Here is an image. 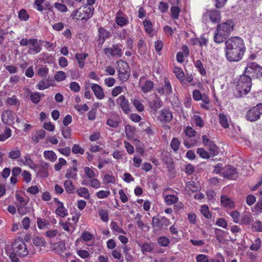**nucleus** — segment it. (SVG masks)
Here are the masks:
<instances>
[{
    "label": "nucleus",
    "mask_w": 262,
    "mask_h": 262,
    "mask_svg": "<svg viewBox=\"0 0 262 262\" xmlns=\"http://www.w3.org/2000/svg\"><path fill=\"white\" fill-rule=\"evenodd\" d=\"M225 46V54L228 61L237 62L242 59L246 52V47L242 38L230 37L226 41Z\"/></svg>",
    "instance_id": "f257e3e1"
},
{
    "label": "nucleus",
    "mask_w": 262,
    "mask_h": 262,
    "mask_svg": "<svg viewBox=\"0 0 262 262\" xmlns=\"http://www.w3.org/2000/svg\"><path fill=\"white\" fill-rule=\"evenodd\" d=\"M251 81V78L249 76L244 74L241 76L236 85V89L239 92L241 96L246 95L250 91Z\"/></svg>",
    "instance_id": "f03ea898"
},
{
    "label": "nucleus",
    "mask_w": 262,
    "mask_h": 262,
    "mask_svg": "<svg viewBox=\"0 0 262 262\" xmlns=\"http://www.w3.org/2000/svg\"><path fill=\"white\" fill-rule=\"evenodd\" d=\"M118 73V78L124 83L128 80L130 77V68L127 63L122 60L118 61L117 68Z\"/></svg>",
    "instance_id": "7ed1b4c3"
},
{
    "label": "nucleus",
    "mask_w": 262,
    "mask_h": 262,
    "mask_svg": "<svg viewBox=\"0 0 262 262\" xmlns=\"http://www.w3.org/2000/svg\"><path fill=\"white\" fill-rule=\"evenodd\" d=\"M94 11L93 7L84 6L73 11L72 16L73 19L87 20L92 17Z\"/></svg>",
    "instance_id": "20e7f679"
},
{
    "label": "nucleus",
    "mask_w": 262,
    "mask_h": 262,
    "mask_svg": "<svg viewBox=\"0 0 262 262\" xmlns=\"http://www.w3.org/2000/svg\"><path fill=\"white\" fill-rule=\"evenodd\" d=\"M12 248L13 251L20 257L27 256L29 254L26 245L22 238L16 239L12 243Z\"/></svg>",
    "instance_id": "39448f33"
},
{
    "label": "nucleus",
    "mask_w": 262,
    "mask_h": 262,
    "mask_svg": "<svg viewBox=\"0 0 262 262\" xmlns=\"http://www.w3.org/2000/svg\"><path fill=\"white\" fill-rule=\"evenodd\" d=\"M262 115V103L251 107L246 113V118L248 121L254 122L259 119Z\"/></svg>",
    "instance_id": "423d86ee"
},
{
    "label": "nucleus",
    "mask_w": 262,
    "mask_h": 262,
    "mask_svg": "<svg viewBox=\"0 0 262 262\" xmlns=\"http://www.w3.org/2000/svg\"><path fill=\"white\" fill-rule=\"evenodd\" d=\"M202 143L203 145L208 147L210 154L212 157H214L218 154V147L206 135H203L202 137Z\"/></svg>",
    "instance_id": "0eeeda50"
},
{
    "label": "nucleus",
    "mask_w": 262,
    "mask_h": 262,
    "mask_svg": "<svg viewBox=\"0 0 262 262\" xmlns=\"http://www.w3.org/2000/svg\"><path fill=\"white\" fill-rule=\"evenodd\" d=\"M235 24L232 19H228L226 22L217 26V29L228 36L233 30Z\"/></svg>",
    "instance_id": "6e6552de"
},
{
    "label": "nucleus",
    "mask_w": 262,
    "mask_h": 262,
    "mask_svg": "<svg viewBox=\"0 0 262 262\" xmlns=\"http://www.w3.org/2000/svg\"><path fill=\"white\" fill-rule=\"evenodd\" d=\"M245 72L247 73H254L257 78L262 77V67L255 62H248Z\"/></svg>",
    "instance_id": "1a4fd4ad"
},
{
    "label": "nucleus",
    "mask_w": 262,
    "mask_h": 262,
    "mask_svg": "<svg viewBox=\"0 0 262 262\" xmlns=\"http://www.w3.org/2000/svg\"><path fill=\"white\" fill-rule=\"evenodd\" d=\"M156 91L161 95L168 96L172 93V86L169 79L167 77H164V84L162 86L157 88Z\"/></svg>",
    "instance_id": "9d476101"
},
{
    "label": "nucleus",
    "mask_w": 262,
    "mask_h": 262,
    "mask_svg": "<svg viewBox=\"0 0 262 262\" xmlns=\"http://www.w3.org/2000/svg\"><path fill=\"white\" fill-rule=\"evenodd\" d=\"M117 103L120 106L124 114H128L131 112L129 102L124 95H121L118 97L117 99Z\"/></svg>",
    "instance_id": "9b49d317"
},
{
    "label": "nucleus",
    "mask_w": 262,
    "mask_h": 262,
    "mask_svg": "<svg viewBox=\"0 0 262 262\" xmlns=\"http://www.w3.org/2000/svg\"><path fill=\"white\" fill-rule=\"evenodd\" d=\"M104 53L107 56L120 57L122 55V49L118 45H113L112 48H105L104 49Z\"/></svg>",
    "instance_id": "f8f14e48"
},
{
    "label": "nucleus",
    "mask_w": 262,
    "mask_h": 262,
    "mask_svg": "<svg viewBox=\"0 0 262 262\" xmlns=\"http://www.w3.org/2000/svg\"><path fill=\"white\" fill-rule=\"evenodd\" d=\"M172 118V113L169 109L164 108L160 112L158 120L161 122H170Z\"/></svg>",
    "instance_id": "ddd939ff"
},
{
    "label": "nucleus",
    "mask_w": 262,
    "mask_h": 262,
    "mask_svg": "<svg viewBox=\"0 0 262 262\" xmlns=\"http://www.w3.org/2000/svg\"><path fill=\"white\" fill-rule=\"evenodd\" d=\"M222 173L224 178L228 179H235L237 177L236 169L230 165L225 167Z\"/></svg>",
    "instance_id": "4468645a"
},
{
    "label": "nucleus",
    "mask_w": 262,
    "mask_h": 262,
    "mask_svg": "<svg viewBox=\"0 0 262 262\" xmlns=\"http://www.w3.org/2000/svg\"><path fill=\"white\" fill-rule=\"evenodd\" d=\"M29 53H38L40 52L41 47L38 40L36 39H30L29 45Z\"/></svg>",
    "instance_id": "2eb2a0df"
},
{
    "label": "nucleus",
    "mask_w": 262,
    "mask_h": 262,
    "mask_svg": "<svg viewBox=\"0 0 262 262\" xmlns=\"http://www.w3.org/2000/svg\"><path fill=\"white\" fill-rule=\"evenodd\" d=\"M52 251H54L56 253L62 255L66 251L65 243L62 242H58L52 244L51 246Z\"/></svg>",
    "instance_id": "dca6fc26"
},
{
    "label": "nucleus",
    "mask_w": 262,
    "mask_h": 262,
    "mask_svg": "<svg viewBox=\"0 0 262 262\" xmlns=\"http://www.w3.org/2000/svg\"><path fill=\"white\" fill-rule=\"evenodd\" d=\"M91 89L97 98L102 99L104 98L105 95L103 90L99 85L96 83H93Z\"/></svg>",
    "instance_id": "f3484780"
},
{
    "label": "nucleus",
    "mask_w": 262,
    "mask_h": 262,
    "mask_svg": "<svg viewBox=\"0 0 262 262\" xmlns=\"http://www.w3.org/2000/svg\"><path fill=\"white\" fill-rule=\"evenodd\" d=\"M206 15L210 18V19L213 23H217L221 19L220 12L216 10H211L208 11Z\"/></svg>",
    "instance_id": "a211bd4d"
},
{
    "label": "nucleus",
    "mask_w": 262,
    "mask_h": 262,
    "mask_svg": "<svg viewBox=\"0 0 262 262\" xmlns=\"http://www.w3.org/2000/svg\"><path fill=\"white\" fill-rule=\"evenodd\" d=\"M139 84L142 91L144 93L151 91L154 85V82L150 80H147L144 83H142V78L140 79Z\"/></svg>",
    "instance_id": "6ab92c4d"
},
{
    "label": "nucleus",
    "mask_w": 262,
    "mask_h": 262,
    "mask_svg": "<svg viewBox=\"0 0 262 262\" xmlns=\"http://www.w3.org/2000/svg\"><path fill=\"white\" fill-rule=\"evenodd\" d=\"M253 221V218L251 213L249 211H245L243 213L240 224L244 225H250Z\"/></svg>",
    "instance_id": "aec40b11"
},
{
    "label": "nucleus",
    "mask_w": 262,
    "mask_h": 262,
    "mask_svg": "<svg viewBox=\"0 0 262 262\" xmlns=\"http://www.w3.org/2000/svg\"><path fill=\"white\" fill-rule=\"evenodd\" d=\"M77 167L76 165H74L73 167H70L67 170L65 177L68 179H72L73 180L77 179Z\"/></svg>",
    "instance_id": "412c9836"
},
{
    "label": "nucleus",
    "mask_w": 262,
    "mask_h": 262,
    "mask_svg": "<svg viewBox=\"0 0 262 262\" xmlns=\"http://www.w3.org/2000/svg\"><path fill=\"white\" fill-rule=\"evenodd\" d=\"M173 72L175 74L176 77L179 79L182 85H186V82L184 80V73L181 68L179 67H174Z\"/></svg>",
    "instance_id": "4be33fe9"
},
{
    "label": "nucleus",
    "mask_w": 262,
    "mask_h": 262,
    "mask_svg": "<svg viewBox=\"0 0 262 262\" xmlns=\"http://www.w3.org/2000/svg\"><path fill=\"white\" fill-rule=\"evenodd\" d=\"M88 55L87 53H77L75 54V58L78 62V67L80 69H82L84 67V61Z\"/></svg>",
    "instance_id": "5701e85b"
},
{
    "label": "nucleus",
    "mask_w": 262,
    "mask_h": 262,
    "mask_svg": "<svg viewBox=\"0 0 262 262\" xmlns=\"http://www.w3.org/2000/svg\"><path fill=\"white\" fill-rule=\"evenodd\" d=\"M185 189L187 193L191 195L192 193L198 191L199 187L194 182L189 181L186 183Z\"/></svg>",
    "instance_id": "b1692460"
},
{
    "label": "nucleus",
    "mask_w": 262,
    "mask_h": 262,
    "mask_svg": "<svg viewBox=\"0 0 262 262\" xmlns=\"http://www.w3.org/2000/svg\"><path fill=\"white\" fill-rule=\"evenodd\" d=\"M122 12L119 11L115 18V21L117 24L121 27L124 26L128 24V20L127 18L120 16Z\"/></svg>",
    "instance_id": "393cba45"
},
{
    "label": "nucleus",
    "mask_w": 262,
    "mask_h": 262,
    "mask_svg": "<svg viewBox=\"0 0 262 262\" xmlns=\"http://www.w3.org/2000/svg\"><path fill=\"white\" fill-rule=\"evenodd\" d=\"M55 213L61 217H64L68 215V209L64 206L63 204L57 206Z\"/></svg>",
    "instance_id": "a878e982"
},
{
    "label": "nucleus",
    "mask_w": 262,
    "mask_h": 262,
    "mask_svg": "<svg viewBox=\"0 0 262 262\" xmlns=\"http://www.w3.org/2000/svg\"><path fill=\"white\" fill-rule=\"evenodd\" d=\"M228 36L222 32L217 29L216 32L215 33L213 39L214 41L217 43L223 42Z\"/></svg>",
    "instance_id": "bb28decb"
},
{
    "label": "nucleus",
    "mask_w": 262,
    "mask_h": 262,
    "mask_svg": "<svg viewBox=\"0 0 262 262\" xmlns=\"http://www.w3.org/2000/svg\"><path fill=\"white\" fill-rule=\"evenodd\" d=\"M131 102L137 111L142 112L144 110V106L142 104V100L139 98H134L131 100Z\"/></svg>",
    "instance_id": "cd10ccee"
},
{
    "label": "nucleus",
    "mask_w": 262,
    "mask_h": 262,
    "mask_svg": "<svg viewBox=\"0 0 262 262\" xmlns=\"http://www.w3.org/2000/svg\"><path fill=\"white\" fill-rule=\"evenodd\" d=\"M46 134V132L43 129L37 130L33 135L32 140L35 143H38L40 140L45 137Z\"/></svg>",
    "instance_id": "c85d7f7f"
},
{
    "label": "nucleus",
    "mask_w": 262,
    "mask_h": 262,
    "mask_svg": "<svg viewBox=\"0 0 262 262\" xmlns=\"http://www.w3.org/2000/svg\"><path fill=\"white\" fill-rule=\"evenodd\" d=\"M221 203L226 208H233L235 206L234 202L227 196H222L221 197Z\"/></svg>",
    "instance_id": "c756f323"
},
{
    "label": "nucleus",
    "mask_w": 262,
    "mask_h": 262,
    "mask_svg": "<svg viewBox=\"0 0 262 262\" xmlns=\"http://www.w3.org/2000/svg\"><path fill=\"white\" fill-rule=\"evenodd\" d=\"M162 105V101L160 98L156 97L152 101L149 102V106L150 108L154 111H156L158 109L160 108Z\"/></svg>",
    "instance_id": "7c9ffc66"
},
{
    "label": "nucleus",
    "mask_w": 262,
    "mask_h": 262,
    "mask_svg": "<svg viewBox=\"0 0 262 262\" xmlns=\"http://www.w3.org/2000/svg\"><path fill=\"white\" fill-rule=\"evenodd\" d=\"M44 96L45 95L42 93L41 94L38 92L33 93L30 92V100L33 103L35 104L38 103L40 101L41 98Z\"/></svg>",
    "instance_id": "2f4dec72"
},
{
    "label": "nucleus",
    "mask_w": 262,
    "mask_h": 262,
    "mask_svg": "<svg viewBox=\"0 0 262 262\" xmlns=\"http://www.w3.org/2000/svg\"><path fill=\"white\" fill-rule=\"evenodd\" d=\"M43 156L46 159L52 162H55L57 158L56 154L52 150H45L43 152Z\"/></svg>",
    "instance_id": "473e14b6"
},
{
    "label": "nucleus",
    "mask_w": 262,
    "mask_h": 262,
    "mask_svg": "<svg viewBox=\"0 0 262 262\" xmlns=\"http://www.w3.org/2000/svg\"><path fill=\"white\" fill-rule=\"evenodd\" d=\"M77 194L85 199H89L90 196L89 191L88 188L85 187H81L76 191Z\"/></svg>",
    "instance_id": "72a5a7b5"
},
{
    "label": "nucleus",
    "mask_w": 262,
    "mask_h": 262,
    "mask_svg": "<svg viewBox=\"0 0 262 262\" xmlns=\"http://www.w3.org/2000/svg\"><path fill=\"white\" fill-rule=\"evenodd\" d=\"M99 39L102 40L103 42L106 38L110 37V32L102 27H100L98 30Z\"/></svg>",
    "instance_id": "f704fd0d"
},
{
    "label": "nucleus",
    "mask_w": 262,
    "mask_h": 262,
    "mask_svg": "<svg viewBox=\"0 0 262 262\" xmlns=\"http://www.w3.org/2000/svg\"><path fill=\"white\" fill-rule=\"evenodd\" d=\"M143 254L147 252H151L154 249V244L152 243H145L141 246Z\"/></svg>",
    "instance_id": "c9c22d12"
},
{
    "label": "nucleus",
    "mask_w": 262,
    "mask_h": 262,
    "mask_svg": "<svg viewBox=\"0 0 262 262\" xmlns=\"http://www.w3.org/2000/svg\"><path fill=\"white\" fill-rule=\"evenodd\" d=\"M66 190L68 193H73L75 192V186L71 180H66L64 182Z\"/></svg>",
    "instance_id": "e433bc0d"
},
{
    "label": "nucleus",
    "mask_w": 262,
    "mask_h": 262,
    "mask_svg": "<svg viewBox=\"0 0 262 262\" xmlns=\"http://www.w3.org/2000/svg\"><path fill=\"white\" fill-rule=\"evenodd\" d=\"M143 25L145 32L150 35V36H154L153 30L152 28V24L150 20H145L143 21Z\"/></svg>",
    "instance_id": "4c0bfd02"
},
{
    "label": "nucleus",
    "mask_w": 262,
    "mask_h": 262,
    "mask_svg": "<svg viewBox=\"0 0 262 262\" xmlns=\"http://www.w3.org/2000/svg\"><path fill=\"white\" fill-rule=\"evenodd\" d=\"M27 205H16L18 213L21 215H24L30 211V208Z\"/></svg>",
    "instance_id": "58836bf2"
},
{
    "label": "nucleus",
    "mask_w": 262,
    "mask_h": 262,
    "mask_svg": "<svg viewBox=\"0 0 262 262\" xmlns=\"http://www.w3.org/2000/svg\"><path fill=\"white\" fill-rule=\"evenodd\" d=\"M164 201L167 205H171L178 202V198L174 195H167L164 198Z\"/></svg>",
    "instance_id": "ea45409f"
},
{
    "label": "nucleus",
    "mask_w": 262,
    "mask_h": 262,
    "mask_svg": "<svg viewBox=\"0 0 262 262\" xmlns=\"http://www.w3.org/2000/svg\"><path fill=\"white\" fill-rule=\"evenodd\" d=\"M21 156V151L18 148L10 150L8 153V157L12 160H15Z\"/></svg>",
    "instance_id": "a19ab883"
},
{
    "label": "nucleus",
    "mask_w": 262,
    "mask_h": 262,
    "mask_svg": "<svg viewBox=\"0 0 262 262\" xmlns=\"http://www.w3.org/2000/svg\"><path fill=\"white\" fill-rule=\"evenodd\" d=\"M33 243L36 246L43 247L46 245V241L44 238L39 236H35L33 239Z\"/></svg>",
    "instance_id": "79ce46f5"
},
{
    "label": "nucleus",
    "mask_w": 262,
    "mask_h": 262,
    "mask_svg": "<svg viewBox=\"0 0 262 262\" xmlns=\"http://www.w3.org/2000/svg\"><path fill=\"white\" fill-rule=\"evenodd\" d=\"M219 121L221 125L225 128H228L229 124L227 117L223 114L219 115Z\"/></svg>",
    "instance_id": "37998d69"
},
{
    "label": "nucleus",
    "mask_w": 262,
    "mask_h": 262,
    "mask_svg": "<svg viewBox=\"0 0 262 262\" xmlns=\"http://www.w3.org/2000/svg\"><path fill=\"white\" fill-rule=\"evenodd\" d=\"M48 167L49 164L46 162H43L39 166V172L42 173L44 177L48 176Z\"/></svg>",
    "instance_id": "c03bdc74"
},
{
    "label": "nucleus",
    "mask_w": 262,
    "mask_h": 262,
    "mask_svg": "<svg viewBox=\"0 0 262 262\" xmlns=\"http://www.w3.org/2000/svg\"><path fill=\"white\" fill-rule=\"evenodd\" d=\"M15 198L17 201L19 203V205H27L30 199L28 197L25 199L19 193L16 192L15 194Z\"/></svg>",
    "instance_id": "a18cd8bd"
},
{
    "label": "nucleus",
    "mask_w": 262,
    "mask_h": 262,
    "mask_svg": "<svg viewBox=\"0 0 262 262\" xmlns=\"http://www.w3.org/2000/svg\"><path fill=\"white\" fill-rule=\"evenodd\" d=\"M181 142L177 138H172L170 142V147L174 151H177L179 149Z\"/></svg>",
    "instance_id": "49530a36"
},
{
    "label": "nucleus",
    "mask_w": 262,
    "mask_h": 262,
    "mask_svg": "<svg viewBox=\"0 0 262 262\" xmlns=\"http://www.w3.org/2000/svg\"><path fill=\"white\" fill-rule=\"evenodd\" d=\"M98 214L101 219L104 222H107L108 220V213L107 210L99 209Z\"/></svg>",
    "instance_id": "de8ad7c7"
},
{
    "label": "nucleus",
    "mask_w": 262,
    "mask_h": 262,
    "mask_svg": "<svg viewBox=\"0 0 262 262\" xmlns=\"http://www.w3.org/2000/svg\"><path fill=\"white\" fill-rule=\"evenodd\" d=\"M196 153L200 156V157L203 159H208L211 156L210 152H208L203 148H199L196 150Z\"/></svg>",
    "instance_id": "09e8293b"
},
{
    "label": "nucleus",
    "mask_w": 262,
    "mask_h": 262,
    "mask_svg": "<svg viewBox=\"0 0 262 262\" xmlns=\"http://www.w3.org/2000/svg\"><path fill=\"white\" fill-rule=\"evenodd\" d=\"M25 162H24V165H28L29 167L32 169H34L35 167V164L31 159L30 156L29 155H26L24 156Z\"/></svg>",
    "instance_id": "8fccbe9b"
},
{
    "label": "nucleus",
    "mask_w": 262,
    "mask_h": 262,
    "mask_svg": "<svg viewBox=\"0 0 262 262\" xmlns=\"http://www.w3.org/2000/svg\"><path fill=\"white\" fill-rule=\"evenodd\" d=\"M11 136V129L6 127L4 134L0 135V141H4Z\"/></svg>",
    "instance_id": "3c124183"
},
{
    "label": "nucleus",
    "mask_w": 262,
    "mask_h": 262,
    "mask_svg": "<svg viewBox=\"0 0 262 262\" xmlns=\"http://www.w3.org/2000/svg\"><path fill=\"white\" fill-rule=\"evenodd\" d=\"M170 11L172 18L174 19H178L180 13V8L178 7L172 6L170 9Z\"/></svg>",
    "instance_id": "603ef678"
},
{
    "label": "nucleus",
    "mask_w": 262,
    "mask_h": 262,
    "mask_svg": "<svg viewBox=\"0 0 262 262\" xmlns=\"http://www.w3.org/2000/svg\"><path fill=\"white\" fill-rule=\"evenodd\" d=\"M194 66L198 69L202 75H205L206 74V70L204 68L203 64L200 60H196L194 62Z\"/></svg>",
    "instance_id": "864d4df0"
},
{
    "label": "nucleus",
    "mask_w": 262,
    "mask_h": 262,
    "mask_svg": "<svg viewBox=\"0 0 262 262\" xmlns=\"http://www.w3.org/2000/svg\"><path fill=\"white\" fill-rule=\"evenodd\" d=\"M50 86L48 81L46 80L39 81L36 85L37 88L39 90H44L49 88Z\"/></svg>",
    "instance_id": "5fc2aeb1"
},
{
    "label": "nucleus",
    "mask_w": 262,
    "mask_h": 262,
    "mask_svg": "<svg viewBox=\"0 0 262 262\" xmlns=\"http://www.w3.org/2000/svg\"><path fill=\"white\" fill-rule=\"evenodd\" d=\"M261 246V240L259 238H256L250 246V249L253 251H257Z\"/></svg>",
    "instance_id": "6e6d98bb"
},
{
    "label": "nucleus",
    "mask_w": 262,
    "mask_h": 262,
    "mask_svg": "<svg viewBox=\"0 0 262 262\" xmlns=\"http://www.w3.org/2000/svg\"><path fill=\"white\" fill-rule=\"evenodd\" d=\"M18 18L23 21H26L29 18V15L25 9H21L18 13Z\"/></svg>",
    "instance_id": "4d7b16f0"
},
{
    "label": "nucleus",
    "mask_w": 262,
    "mask_h": 262,
    "mask_svg": "<svg viewBox=\"0 0 262 262\" xmlns=\"http://www.w3.org/2000/svg\"><path fill=\"white\" fill-rule=\"evenodd\" d=\"M103 181L104 183L106 184H114L116 182V179L113 176L106 174L104 175Z\"/></svg>",
    "instance_id": "13d9d810"
},
{
    "label": "nucleus",
    "mask_w": 262,
    "mask_h": 262,
    "mask_svg": "<svg viewBox=\"0 0 262 262\" xmlns=\"http://www.w3.org/2000/svg\"><path fill=\"white\" fill-rule=\"evenodd\" d=\"M112 256L115 259L118 260L117 262H123V258L121 252L117 250H114L112 251Z\"/></svg>",
    "instance_id": "bf43d9fd"
},
{
    "label": "nucleus",
    "mask_w": 262,
    "mask_h": 262,
    "mask_svg": "<svg viewBox=\"0 0 262 262\" xmlns=\"http://www.w3.org/2000/svg\"><path fill=\"white\" fill-rule=\"evenodd\" d=\"M67 77L66 74L63 71L57 72L54 78L57 81H61L64 80Z\"/></svg>",
    "instance_id": "052dcab7"
},
{
    "label": "nucleus",
    "mask_w": 262,
    "mask_h": 262,
    "mask_svg": "<svg viewBox=\"0 0 262 262\" xmlns=\"http://www.w3.org/2000/svg\"><path fill=\"white\" fill-rule=\"evenodd\" d=\"M111 226L113 230L117 232L118 233L125 234V232L120 228L115 222H112L111 223Z\"/></svg>",
    "instance_id": "680f3d73"
},
{
    "label": "nucleus",
    "mask_w": 262,
    "mask_h": 262,
    "mask_svg": "<svg viewBox=\"0 0 262 262\" xmlns=\"http://www.w3.org/2000/svg\"><path fill=\"white\" fill-rule=\"evenodd\" d=\"M7 102L8 104L11 105H19V100L17 99L15 96H13L11 97H8L7 99Z\"/></svg>",
    "instance_id": "e2e57ef3"
},
{
    "label": "nucleus",
    "mask_w": 262,
    "mask_h": 262,
    "mask_svg": "<svg viewBox=\"0 0 262 262\" xmlns=\"http://www.w3.org/2000/svg\"><path fill=\"white\" fill-rule=\"evenodd\" d=\"M201 212L203 215L207 219H210L212 217V214L209 211L208 206L203 205L201 207Z\"/></svg>",
    "instance_id": "0e129e2a"
},
{
    "label": "nucleus",
    "mask_w": 262,
    "mask_h": 262,
    "mask_svg": "<svg viewBox=\"0 0 262 262\" xmlns=\"http://www.w3.org/2000/svg\"><path fill=\"white\" fill-rule=\"evenodd\" d=\"M67 164V161L63 158H60L58 160V163L54 165L55 169L58 171H59L62 167Z\"/></svg>",
    "instance_id": "69168bd1"
},
{
    "label": "nucleus",
    "mask_w": 262,
    "mask_h": 262,
    "mask_svg": "<svg viewBox=\"0 0 262 262\" xmlns=\"http://www.w3.org/2000/svg\"><path fill=\"white\" fill-rule=\"evenodd\" d=\"M84 171L88 178L93 179L95 177V174L92 168L89 167H85L84 168Z\"/></svg>",
    "instance_id": "338daca9"
},
{
    "label": "nucleus",
    "mask_w": 262,
    "mask_h": 262,
    "mask_svg": "<svg viewBox=\"0 0 262 262\" xmlns=\"http://www.w3.org/2000/svg\"><path fill=\"white\" fill-rule=\"evenodd\" d=\"M196 262H209V259L208 255L205 254H199L196 257Z\"/></svg>",
    "instance_id": "774afa93"
}]
</instances>
